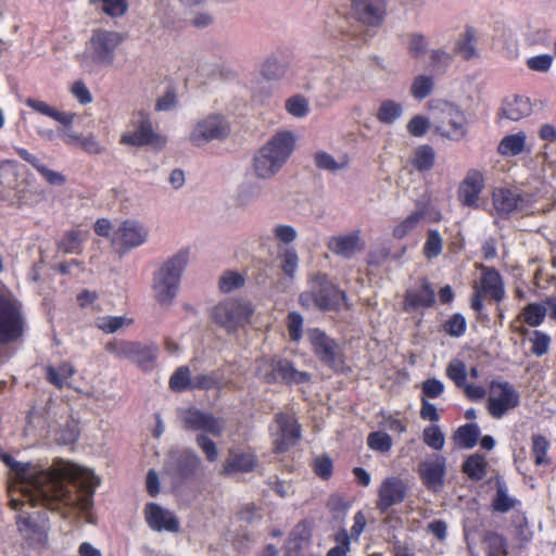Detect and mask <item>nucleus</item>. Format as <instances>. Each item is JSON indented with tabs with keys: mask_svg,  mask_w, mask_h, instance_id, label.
Returning <instances> with one entry per match:
<instances>
[{
	"mask_svg": "<svg viewBox=\"0 0 556 556\" xmlns=\"http://www.w3.org/2000/svg\"><path fill=\"white\" fill-rule=\"evenodd\" d=\"M0 459L10 471L9 503L18 511L17 529L30 546H45L48 533L45 525L28 515L27 508L43 506L51 510L78 508L81 511L91 508L100 479L90 469L63 459L46 468L36 463L18 462L4 452L0 453Z\"/></svg>",
	"mask_w": 556,
	"mask_h": 556,
	"instance_id": "nucleus-1",
	"label": "nucleus"
},
{
	"mask_svg": "<svg viewBox=\"0 0 556 556\" xmlns=\"http://www.w3.org/2000/svg\"><path fill=\"white\" fill-rule=\"evenodd\" d=\"M296 144V137L290 130H280L273 135L251 161V173L258 180L274 179L291 157Z\"/></svg>",
	"mask_w": 556,
	"mask_h": 556,
	"instance_id": "nucleus-2",
	"label": "nucleus"
},
{
	"mask_svg": "<svg viewBox=\"0 0 556 556\" xmlns=\"http://www.w3.org/2000/svg\"><path fill=\"white\" fill-rule=\"evenodd\" d=\"M123 41L124 36L119 31L94 29L79 58L80 67L89 74H99L102 70L111 67Z\"/></svg>",
	"mask_w": 556,
	"mask_h": 556,
	"instance_id": "nucleus-3",
	"label": "nucleus"
},
{
	"mask_svg": "<svg viewBox=\"0 0 556 556\" xmlns=\"http://www.w3.org/2000/svg\"><path fill=\"white\" fill-rule=\"evenodd\" d=\"M190 261L188 249L179 250L166 260L153 274L152 292L155 301L164 307L173 304L178 294L180 279Z\"/></svg>",
	"mask_w": 556,
	"mask_h": 556,
	"instance_id": "nucleus-4",
	"label": "nucleus"
},
{
	"mask_svg": "<svg viewBox=\"0 0 556 556\" xmlns=\"http://www.w3.org/2000/svg\"><path fill=\"white\" fill-rule=\"evenodd\" d=\"M495 211L501 216L511 213L532 215L545 212L544 205H540L534 195L519 191L518 189L496 188L492 193Z\"/></svg>",
	"mask_w": 556,
	"mask_h": 556,
	"instance_id": "nucleus-5",
	"label": "nucleus"
},
{
	"mask_svg": "<svg viewBox=\"0 0 556 556\" xmlns=\"http://www.w3.org/2000/svg\"><path fill=\"white\" fill-rule=\"evenodd\" d=\"M434 128L438 134L450 140L459 141L467 135V118L456 104L440 101L433 109Z\"/></svg>",
	"mask_w": 556,
	"mask_h": 556,
	"instance_id": "nucleus-6",
	"label": "nucleus"
},
{
	"mask_svg": "<svg viewBox=\"0 0 556 556\" xmlns=\"http://www.w3.org/2000/svg\"><path fill=\"white\" fill-rule=\"evenodd\" d=\"M255 372L267 383L300 384L311 380L308 372L298 370L289 361L267 356L257 359Z\"/></svg>",
	"mask_w": 556,
	"mask_h": 556,
	"instance_id": "nucleus-7",
	"label": "nucleus"
},
{
	"mask_svg": "<svg viewBox=\"0 0 556 556\" xmlns=\"http://www.w3.org/2000/svg\"><path fill=\"white\" fill-rule=\"evenodd\" d=\"M22 304L11 291H0V343L17 340L23 334Z\"/></svg>",
	"mask_w": 556,
	"mask_h": 556,
	"instance_id": "nucleus-8",
	"label": "nucleus"
},
{
	"mask_svg": "<svg viewBox=\"0 0 556 556\" xmlns=\"http://www.w3.org/2000/svg\"><path fill=\"white\" fill-rule=\"evenodd\" d=\"M299 300L304 307L329 311L340 308L345 303L346 296L325 277H319L313 282L309 291L301 293Z\"/></svg>",
	"mask_w": 556,
	"mask_h": 556,
	"instance_id": "nucleus-9",
	"label": "nucleus"
},
{
	"mask_svg": "<svg viewBox=\"0 0 556 556\" xmlns=\"http://www.w3.org/2000/svg\"><path fill=\"white\" fill-rule=\"evenodd\" d=\"M149 235V228L144 223L128 218L114 227L111 245L116 253L123 255L143 245L148 241Z\"/></svg>",
	"mask_w": 556,
	"mask_h": 556,
	"instance_id": "nucleus-10",
	"label": "nucleus"
},
{
	"mask_svg": "<svg viewBox=\"0 0 556 556\" xmlns=\"http://www.w3.org/2000/svg\"><path fill=\"white\" fill-rule=\"evenodd\" d=\"M520 405V393L508 381L493 380L489 386L486 408L489 414L501 419Z\"/></svg>",
	"mask_w": 556,
	"mask_h": 556,
	"instance_id": "nucleus-11",
	"label": "nucleus"
},
{
	"mask_svg": "<svg viewBox=\"0 0 556 556\" xmlns=\"http://www.w3.org/2000/svg\"><path fill=\"white\" fill-rule=\"evenodd\" d=\"M306 336L315 356L323 364L334 370L343 368V350L334 339L319 328H309Z\"/></svg>",
	"mask_w": 556,
	"mask_h": 556,
	"instance_id": "nucleus-12",
	"label": "nucleus"
},
{
	"mask_svg": "<svg viewBox=\"0 0 556 556\" xmlns=\"http://www.w3.org/2000/svg\"><path fill=\"white\" fill-rule=\"evenodd\" d=\"M231 132L229 122L224 115L208 114L193 125L190 131V141L198 146H204L213 140H224Z\"/></svg>",
	"mask_w": 556,
	"mask_h": 556,
	"instance_id": "nucleus-13",
	"label": "nucleus"
},
{
	"mask_svg": "<svg viewBox=\"0 0 556 556\" xmlns=\"http://www.w3.org/2000/svg\"><path fill=\"white\" fill-rule=\"evenodd\" d=\"M253 308L249 302L226 301L216 305L211 313L212 319L228 333L237 331L251 317Z\"/></svg>",
	"mask_w": 556,
	"mask_h": 556,
	"instance_id": "nucleus-14",
	"label": "nucleus"
},
{
	"mask_svg": "<svg viewBox=\"0 0 556 556\" xmlns=\"http://www.w3.org/2000/svg\"><path fill=\"white\" fill-rule=\"evenodd\" d=\"M136 127L132 132H125L121 138V143L132 147L154 146L162 148L166 144V138L154 131L151 117L144 113L139 112L134 121Z\"/></svg>",
	"mask_w": 556,
	"mask_h": 556,
	"instance_id": "nucleus-15",
	"label": "nucleus"
},
{
	"mask_svg": "<svg viewBox=\"0 0 556 556\" xmlns=\"http://www.w3.org/2000/svg\"><path fill=\"white\" fill-rule=\"evenodd\" d=\"M275 452L283 453L295 444L301 435L300 426L291 415L279 413L269 426Z\"/></svg>",
	"mask_w": 556,
	"mask_h": 556,
	"instance_id": "nucleus-16",
	"label": "nucleus"
},
{
	"mask_svg": "<svg viewBox=\"0 0 556 556\" xmlns=\"http://www.w3.org/2000/svg\"><path fill=\"white\" fill-rule=\"evenodd\" d=\"M351 12L362 25L370 28H379L386 16V0H352Z\"/></svg>",
	"mask_w": 556,
	"mask_h": 556,
	"instance_id": "nucleus-17",
	"label": "nucleus"
},
{
	"mask_svg": "<svg viewBox=\"0 0 556 556\" xmlns=\"http://www.w3.org/2000/svg\"><path fill=\"white\" fill-rule=\"evenodd\" d=\"M407 494L406 483L399 477L386 478L378 490L377 508L386 514L392 506L402 503Z\"/></svg>",
	"mask_w": 556,
	"mask_h": 556,
	"instance_id": "nucleus-18",
	"label": "nucleus"
},
{
	"mask_svg": "<svg viewBox=\"0 0 556 556\" xmlns=\"http://www.w3.org/2000/svg\"><path fill=\"white\" fill-rule=\"evenodd\" d=\"M446 458L442 455H432L419 464L418 472L427 489L438 492L444 485Z\"/></svg>",
	"mask_w": 556,
	"mask_h": 556,
	"instance_id": "nucleus-19",
	"label": "nucleus"
},
{
	"mask_svg": "<svg viewBox=\"0 0 556 556\" xmlns=\"http://www.w3.org/2000/svg\"><path fill=\"white\" fill-rule=\"evenodd\" d=\"M181 419L186 428L194 431L202 430L215 437L220 435L225 428V424L220 418L197 408L185 410L181 414Z\"/></svg>",
	"mask_w": 556,
	"mask_h": 556,
	"instance_id": "nucleus-20",
	"label": "nucleus"
},
{
	"mask_svg": "<svg viewBox=\"0 0 556 556\" xmlns=\"http://www.w3.org/2000/svg\"><path fill=\"white\" fill-rule=\"evenodd\" d=\"M146 520L149 527L155 531H166L176 533L180 530V523L177 517L170 510L162 506L150 503L146 507Z\"/></svg>",
	"mask_w": 556,
	"mask_h": 556,
	"instance_id": "nucleus-21",
	"label": "nucleus"
},
{
	"mask_svg": "<svg viewBox=\"0 0 556 556\" xmlns=\"http://www.w3.org/2000/svg\"><path fill=\"white\" fill-rule=\"evenodd\" d=\"M484 188V179L478 172L469 173L458 188L460 203L468 207H479L480 194Z\"/></svg>",
	"mask_w": 556,
	"mask_h": 556,
	"instance_id": "nucleus-22",
	"label": "nucleus"
},
{
	"mask_svg": "<svg viewBox=\"0 0 556 556\" xmlns=\"http://www.w3.org/2000/svg\"><path fill=\"white\" fill-rule=\"evenodd\" d=\"M328 248L336 255L351 258L364 249L361 231L355 230L346 235L332 237L329 240Z\"/></svg>",
	"mask_w": 556,
	"mask_h": 556,
	"instance_id": "nucleus-23",
	"label": "nucleus"
},
{
	"mask_svg": "<svg viewBox=\"0 0 556 556\" xmlns=\"http://www.w3.org/2000/svg\"><path fill=\"white\" fill-rule=\"evenodd\" d=\"M256 466V457L250 451L230 450L223 466L226 475H238L252 471Z\"/></svg>",
	"mask_w": 556,
	"mask_h": 556,
	"instance_id": "nucleus-24",
	"label": "nucleus"
},
{
	"mask_svg": "<svg viewBox=\"0 0 556 556\" xmlns=\"http://www.w3.org/2000/svg\"><path fill=\"white\" fill-rule=\"evenodd\" d=\"M435 302L434 290L427 281L421 287L413 288L406 291L404 300V309L413 313L419 308L430 307Z\"/></svg>",
	"mask_w": 556,
	"mask_h": 556,
	"instance_id": "nucleus-25",
	"label": "nucleus"
},
{
	"mask_svg": "<svg viewBox=\"0 0 556 556\" xmlns=\"http://www.w3.org/2000/svg\"><path fill=\"white\" fill-rule=\"evenodd\" d=\"M200 457L192 451L173 452L168 465L181 477L193 475L200 466Z\"/></svg>",
	"mask_w": 556,
	"mask_h": 556,
	"instance_id": "nucleus-26",
	"label": "nucleus"
},
{
	"mask_svg": "<svg viewBox=\"0 0 556 556\" xmlns=\"http://www.w3.org/2000/svg\"><path fill=\"white\" fill-rule=\"evenodd\" d=\"M478 290L496 302L502 301L505 296L502 277L494 268L483 267Z\"/></svg>",
	"mask_w": 556,
	"mask_h": 556,
	"instance_id": "nucleus-27",
	"label": "nucleus"
},
{
	"mask_svg": "<svg viewBox=\"0 0 556 556\" xmlns=\"http://www.w3.org/2000/svg\"><path fill=\"white\" fill-rule=\"evenodd\" d=\"M326 81L330 92L337 97L344 96L355 90L352 72L340 66L332 71Z\"/></svg>",
	"mask_w": 556,
	"mask_h": 556,
	"instance_id": "nucleus-28",
	"label": "nucleus"
},
{
	"mask_svg": "<svg viewBox=\"0 0 556 556\" xmlns=\"http://www.w3.org/2000/svg\"><path fill=\"white\" fill-rule=\"evenodd\" d=\"M532 112L530 99L522 96H513L504 101L502 113L510 121H519Z\"/></svg>",
	"mask_w": 556,
	"mask_h": 556,
	"instance_id": "nucleus-29",
	"label": "nucleus"
},
{
	"mask_svg": "<svg viewBox=\"0 0 556 556\" xmlns=\"http://www.w3.org/2000/svg\"><path fill=\"white\" fill-rule=\"evenodd\" d=\"M435 151L429 144L416 147L410 155L409 164L418 172H429L434 166Z\"/></svg>",
	"mask_w": 556,
	"mask_h": 556,
	"instance_id": "nucleus-30",
	"label": "nucleus"
},
{
	"mask_svg": "<svg viewBox=\"0 0 556 556\" xmlns=\"http://www.w3.org/2000/svg\"><path fill=\"white\" fill-rule=\"evenodd\" d=\"M527 136L520 131L505 136L498 143L497 152L503 156H516L526 150Z\"/></svg>",
	"mask_w": 556,
	"mask_h": 556,
	"instance_id": "nucleus-31",
	"label": "nucleus"
},
{
	"mask_svg": "<svg viewBox=\"0 0 556 556\" xmlns=\"http://www.w3.org/2000/svg\"><path fill=\"white\" fill-rule=\"evenodd\" d=\"M26 104L36 112L49 116L64 126H71L75 117L74 114L60 112L43 101L28 99Z\"/></svg>",
	"mask_w": 556,
	"mask_h": 556,
	"instance_id": "nucleus-32",
	"label": "nucleus"
},
{
	"mask_svg": "<svg viewBox=\"0 0 556 556\" xmlns=\"http://www.w3.org/2000/svg\"><path fill=\"white\" fill-rule=\"evenodd\" d=\"M546 315L547 307L544 305V302H532L523 307L519 318L529 327L535 328L544 323Z\"/></svg>",
	"mask_w": 556,
	"mask_h": 556,
	"instance_id": "nucleus-33",
	"label": "nucleus"
},
{
	"mask_svg": "<svg viewBox=\"0 0 556 556\" xmlns=\"http://www.w3.org/2000/svg\"><path fill=\"white\" fill-rule=\"evenodd\" d=\"M517 500L508 494V488L502 479L496 480V493L492 501V507L495 511L507 513L515 508Z\"/></svg>",
	"mask_w": 556,
	"mask_h": 556,
	"instance_id": "nucleus-34",
	"label": "nucleus"
},
{
	"mask_svg": "<svg viewBox=\"0 0 556 556\" xmlns=\"http://www.w3.org/2000/svg\"><path fill=\"white\" fill-rule=\"evenodd\" d=\"M402 114L403 105L400 102L388 99L380 103L376 117L382 124H393Z\"/></svg>",
	"mask_w": 556,
	"mask_h": 556,
	"instance_id": "nucleus-35",
	"label": "nucleus"
},
{
	"mask_svg": "<svg viewBox=\"0 0 556 556\" xmlns=\"http://www.w3.org/2000/svg\"><path fill=\"white\" fill-rule=\"evenodd\" d=\"M136 354L131 355L130 361L136 363L143 369H149L152 367L154 361L157 357V346L154 344L143 345L137 342Z\"/></svg>",
	"mask_w": 556,
	"mask_h": 556,
	"instance_id": "nucleus-36",
	"label": "nucleus"
},
{
	"mask_svg": "<svg viewBox=\"0 0 556 556\" xmlns=\"http://www.w3.org/2000/svg\"><path fill=\"white\" fill-rule=\"evenodd\" d=\"M434 78L432 75L419 74L414 77L410 85V94L417 100H424L432 92Z\"/></svg>",
	"mask_w": 556,
	"mask_h": 556,
	"instance_id": "nucleus-37",
	"label": "nucleus"
},
{
	"mask_svg": "<svg viewBox=\"0 0 556 556\" xmlns=\"http://www.w3.org/2000/svg\"><path fill=\"white\" fill-rule=\"evenodd\" d=\"M75 374V368L70 363H63L58 367L47 368V380L58 388L67 384L68 379Z\"/></svg>",
	"mask_w": 556,
	"mask_h": 556,
	"instance_id": "nucleus-38",
	"label": "nucleus"
},
{
	"mask_svg": "<svg viewBox=\"0 0 556 556\" xmlns=\"http://www.w3.org/2000/svg\"><path fill=\"white\" fill-rule=\"evenodd\" d=\"M278 258L280 261V269L282 273L293 278L299 267V256L293 247H285L278 250Z\"/></svg>",
	"mask_w": 556,
	"mask_h": 556,
	"instance_id": "nucleus-39",
	"label": "nucleus"
},
{
	"mask_svg": "<svg viewBox=\"0 0 556 556\" xmlns=\"http://www.w3.org/2000/svg\"><path fill=\"white\" fill-rule=\"evenodd\" d=\"M486 459L483 455L473 454L463 464L464 472L473 480H481L486 475Z\"/></svg>",
	"mask_w": 556,
	"mask_h": 556,
	"instance_id": "nucleus-40",
	"label": "nucleus"
},
{
	"mask_svg": "<svg viewBox=\"0 0 556 556\" xmlns=\"http://www.w3.org/2000/svg\"><path fill=\"white\" fill-rule=\"evenodd\" d=\"M274 241L277 243L278 250L285 247H291L298 238L296 229L291 225L277 224L270 230Z\"/></svg>",
	"mask_w": 556,
	"mask_h": 556,
	"instance_id": "nucleus-41",
	"label": "nucleus"
},
{
	"mask_svg": "<svg viewBox=\"0 0 556 556\" xmlns=\"http://www.w3.org/2000/svg\"><path fill=\"white\" fill-rule=\"evenodd\" d=\"M314 160L318 168L332 173L345 169L349 165L348 156L343 155L339 160H336L332 155L324 151L317 152Z\"/></svg>",
	"mask_w": 556,
	"mask_h": 556,
	"instance_id": "nucleus-42",
	"label": "nucleus"
},
{
	"mask_svg": "<svg viewBox=\"0 0 556 556\" xmlns=\"http://www.w3.org/2000/svg\"><path fill=\"white\" fill-rule=\"evenodd\" d=\"M480 434L476 424H467L457 429L454 435L455 442L466 448H471L477 444Z\"/></svg>",
	"mask_w": 556,
	"mask_h": 556,
	"instance_id": "nucleus-43",
	"label": "nucleus"
},
{
	"mask_svg": "<svg viewBox=\"0 0 556 556\" xmlns=\"http://www.w3.org/2000/svg\"><path fill=\"white\" fill-rule=\"evenodd\" d=\"M531 343V353L538 357L546 355L549 351L552 338L548 333L541 330H532L529 338Z\"/></svg>",
	"mask_w": 556,
	"mask_h": 556,
	"instance_id": "nucleus-44",
	"label": "nucleus"
},
{
	"mask_svg": "<svg viewBox=\"0 0 556 556\" xmlns=\"http://www.w3.org/2000/svg\"><path fill=\"white\" fill-rule=\"evenodd\" d=\"M456 51L466 60L478 56L476 33L473 29H466L465 34L456 42Z\"/></svg>",
	"mask_w": 556,
	"mask_h": 556,
	"instance_id": "nucleus-45",
	"label": "nucleus"
},
{
	"mask_svg": "<svg viewBox=\"0 0 556 556\" xmlns=\"http://www.w3.org/2000/svg\"><path fill=\"white\" fill-rule=\"evenodd\" d=\"M287 73V65L277 56L268 58L262 66V76L267 80H279Z\"/></svg>",
	"mask_w": 556,
	"mask_h": 556,
	"instance_id": "nucleus-46",
	"label": "nucleus"
},
{
	"mask_svg": "<svg viewBox=\"0 0 556 556\" xmlns=\"http://www.w3.org/2000/svg\"><path fill=\"white\" fill-rule=\"evenodd\" d=\"M125 316H101L96 319V326L105 333H114L131 324Z\"/></svg>",
	"mask_w": 556,
	"mask_h": 556,
	"instance_id": "nucleus-47",
	"label": "nucleus"
},
{
	"mask_svg": "<svg viewBox=\"0 0 556 556\" xmlns=\"http://www.w3.org/2000/svg\"><path fill=\"white\" fill-rule=\"evenodd\" d=\"M429 39L419 33L410 34L407 38V52L414 59L422 58L429 49Z\"/></svg>",
	"mask_w": 556,
	"mask_h": 556,
	"instance_id": "nucleus-48",
	"label": "nucleus"
},
{
	"mask_svg": "<svg viewBox=\"0 0 556 556\" xmlns=\"http://www.w3.org/2000/svg\"><path fill=\"white\" fill-rule=\"evenodd\" d=\"M83 242V233L79 230H71L59 241L58 250L65 254L78 253Z\"/></svg>",
	"mask_w": 556,
	"mask_h": 556,
	"instance_id": "nucleus-49",
	"label": "nucleus"
},
{
	"mask_svg": "<svg viewBox=\"0 0 556 556\" xmlns=\"http://www.w3.org/2000/svg\"><path fill=\"white\" fill-rule=\"evenodd\" d=\"M424 217L425 213L421 211L412 213L393 228V236L397 239L404 238L419 225Z\"/></svg>",
	"mask_w": 556,
	"mask_h": 556,
	"instance_id": "nucleus-50",
	"label": "nucleus"
},
{
	"mask_svg": "<svg viewBox=\"0 0 556 556\" xmlns=\"http://www.w3.org/2000/svg\"><path fill=\"white\" fill-rule=\"evenodd\" d=\"M445 374L457 388H462L467 383V368L465 363L460 359H452L446 367Z\"/></svg>",
	"mask_w": 556,
	"mask_h": 556,
	"instance_id": "nucleus-51",
	"label": "nucleus"
},
{
	"mask_svg": "<svg viewBox=\"0 0 556 556\" xmlns=\"http://www.w3.org/2000/svg\"><path fill=\"white\" fill-rule=\"evenodd\" d=\"M285 106L287 112L296 118H302L309 112V104L307 99L300 94L290 97L286 101Z\"/></svg>",
	"mask_w": 556,
	"mask_h": 556,
	"instance_id": "nucleus-52",
	"label": "nucleus"
},
{
	"mask_svg": "<svg viewBox=\"0 0 556 556\" xmlns=\"http://www.w3.org/2000/svg\"><path fill=\"white\" fill-rule=\"evenodd\" d=\"M549 448V442L543 435H533L532 438V455L534 463L538 466L547 465L549 459L547 458V451Z\"/></svg>",
	"mask_w": 556,
	"mask_h": 556,
	"instance_id": "nucleus-53",
	"label": "nucleus"
},
{
	"mask_svg": "<svg viewBox=\"0 0 556 556\" xmlns=\"http://www.w3.org/2000/svg\"><path fill=\"white\" fill-rule=\"evenodd\" d=\"M443 249V240L440 232L435 229H430L427 240L424 244V253L427 258H433L441 254Z\"/></svg>",
	"mask_w": 556,
	"mask_h": 556,
	"instance_id": "nucleus-54",
	"label": "nucleus"
},
{
	"mask_svg": "<svg viewBox=\"0 0 556 556\" xmlns=\"http://www.w3.org/2000/svg\"><path fill=\"white\" fill-rule=\"evenodd\" d=\"M244 277L233 270H228L219 278V289L224 293L232 292L244 285Z\"/></svg>",
	"mask_w": 556,
	"mask_h": 556,
	"instance_id": "nucleus-55",
	"label": "nucleus"
},
{
	"mask_svg": "<svg viewBox=\"0 0 556 556\" xmlns=\"http://www.w3.org/2000/svg\"><path fill=\"white\" fill-rule=\"evenodd\" d=\"M93 4H100L101 10L110 16H122L128 9V0H90Z\"/></svg>",
	"mask_w": 556,
	"mask_h": 556,
	"instance_id": "nucleus-56",
	"label": "nucleus"
},
{
	"mask_svg": "<svg viewBox=\"0 0 556 556\" xmlns=\"http://www.w3.org/2000/svg\"><path fill=\"white\" fill-rule=\"evenodd\" d=\"M424 442L431 448L440 451L444 446L445 438L438 426H429L422 432Z\"/></svg>",
	"mask_w": 556,
	"mask_h": 556,
	"instance_id": "nucleus-57",
	"label": "nucleus"
},
{
	"mask_svg": "<svg viewBox=\"0 0 556 556\" xmlns=\"http://www.w3.org/2000/svg\"><path fill=\"white\" fill-rule=\"evenodd\" d=\"M367 444L371 450L384 453L391 450L392 439L387 432L375 431L369 433Z\"/></svg>",
	"mask_w": 556,
	"mask_h": 556,
	"instance_id": "nucleus-58",
	"label": "nucleus"
},
{
	"mask_svg": "<svg viewBox=\"0 0 556 556\" xmlns=\"http://www.w3.org/2000/svg\"><path fill=\"white\" fill-rule=\"evenodd\" d=\"M137 342L115 341L106 344V351L121 358L130 361L131 355L136 354Z\"/></svg>",
	"mask_w": 556,
	"mask_h": 556,
	"instance_id": "nucleus-59",
	"label": "nucleus"
},
{
	"mask_svg": "<svg viewBox=\"0 0 556 556\" xmlns=\"http://www.w3.org/2000/svg\"><path fill=\"white\" fill-rule=\"evenodd\" d=\"M452 62V54L445 49H432L429 53V66L432 71L446 68Z\"/></svg>",
	"mask_w": 556,
	"mask_h": 556,
	"instance_id": "nucleus-60",
	"label": "nucleus"
},
{
	"mask_svg": "<svg viewBox=\"0 0 556 556\" xmlns=\"http://www.w3.org/2000/svg\"><path fill=\"white\" fill-rule=\"evenodd\" d=\"M190 370L188 367H179L170 377L169 386L174 391H182L191 388Z\"/></svg>",
	"mask_w": 556,
	"mask_h": 556,
	"instance_id": "nucleus-61",
	"label": "nucleus"
},
{
	"mask_svg": "<svg viewBox=\"0 0 556 556\" xmlns=\"http://www.w3.org/2000/svg\"><path fill=\"white\" fill-rule=\"evenodd\" d=\"M467 328L466 319L462 314L452 315L444 324V330L452 337H462Z\"/></svg>",
	"mask_w": 556,
	"mask_h": 556,
	"instance_id": "nucleus-62",
	"label": "nucleus"
},
{
	"mask_svg": "<svg viewBox=\"0 0 556 556\" xmlns=\"http://www.w3.org/2000/svg\"><path fill=\"white\" fill-rule=\"evenodd\" d=\"M554 62L552 54H539L527 59L526 64L529 70L539 73H547Z\"/></svg>",
	"mask_w": 556,
	"mask_h": 556,
	"instance_id": "nucleus-63",
	"label": "nucleus"
},
{
	"mask_svg": "<svg viewBox=\"0 0 556 556\" xmlns=\"http://www.w3.org/2000/svg\"><path fill=\"white\" fill-rule=\"evenodd\" d=\"M337 545L331 547L327 556H346L350 551V535L346 530L342 529L334 535Z\"/></svg>",
	"mask_w": 556,
	"mask_h": 556,
	"instance_id": "nucleus-64",
	"label": "nucleus"
}]
</instances>
